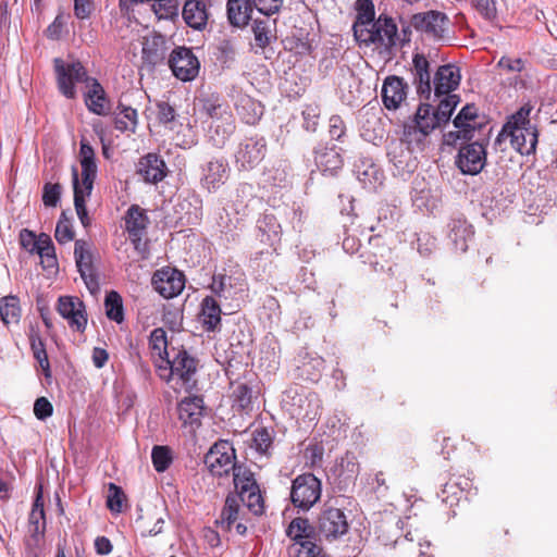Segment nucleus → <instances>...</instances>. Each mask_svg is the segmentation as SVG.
Returning a JSON list of instances; mask_svg holds the SVG:
<instances>
[{
  "label": "nucleus",
  "mask_w": 557,
  "mask_h": 557,
  "mask_svg": "<svg viewBox=\"0 0 557 557\" xmlns=\"http://www.w3.org/2000/svg\"><path fill=\"white\" fill-rule=\"evenodd\" d=\"M260 240L274 247L280 243L282 226L273 213H264L257 223Z\"/></svg>",
  "instance_id": "27"
},
{
  "label": "nucleus",
  "mask_w": 557,
  "mask_h": 557,
  "mask_svg": "<svg viewBox=\"0 0 557 557\" xmlns=\"http://www.w3.org/2000/svg\"><path fill=\"white\" fill-rule=\"evenodd\" d=\"M46 531V515L44 509V497L41 487L39 488L32 510L28 517V537L26 540V547L29 554L37 556L40 545L44 541Z\"/></svg>",
  "instance_id": "4"
},
{
  "label": "nucleus",
  "mask_w": 557,
  "mask_h": 557,
  "mask_svg": "<svg viewBox=\"0 0 557 557\" xmlns=\"http://www.w3.org/2000/svg\"><path fill=\"white\" fill-rule=\"evenodd\" d=\"M104 308L106 314L110 320L116 323H122L124 321L123 300L117 292L111 290L107 294Z\"/></svg>",
  "instance_id": "46"
},
{
  "label": "nucleus",
  "mask_w": 557,
  "mask_h": 557,
  "mask_svg": "<svg viewBox=\"0 0 557 557\" xmlns=\"http://www.w3.org/2000/svg\"><path fill=\"white\" fill-rule=\"evenodd\" d=\"M199 110L212 121L222 117L224 114H232L228 108L223 103L218 94H203L198 98Z\"/></svg>",
  "instance_id": "36"
},
{
  "label": "nucleus",
  "mask_w": 557,
  "mask_h": 557,
  "mask_svg": "<svg viewBox=\"0 0 557 557\" xmlns=\"http://www.w3.org/2000/svg\"><path fill=\"white\" fill-rule=\"evenodd\" d=\"M231 98L237 114L244 123L255 125L263 115L261 102L244 94L242 90L233 89Z\"/></svg>",
  "instance_id": "18"
},
{
  "label": "nucleus",
  "mask_w": 557,
  "mask_h": 557,
  "mask_svg": "<svg viewBox=\"0 0 557 557\" xmlns=\"http://www.w3.org/2000/svg\"><path fill=\"white\" fill-rule=\"evenodd\" d=\"M54 237L59 244H66L74 238V231L71 220L67 218L66 212L63 211L55 226Z\"/></svg>",
  "instance_id": "57"
},
{
  "label": "nucleus",
  "mask_w": 557,
  "mask_h": 557,
  "mask_svg": "<svg viewBox=\"0 0 557 557\" xmlns=\"http://www.w3.org/2000/svg\"><path fill=\"white\" fill-rule=\"evenodd\" d=\"M381 96L386 109L396 110L407 97V84L400 77L389 76L383 83Z\"/></svg>",
  "instance_id": "20"
},
{
  "label": "nucleus",
  "mask_w": 557,
  "mask_h": 557,
  "mask_svg": "<svg viewBox=\"0 0 557 557\" xmlns=\"http://www.w3.org/2000/svg\"><path fill=\"white\" fill-rule=\"evenodd\" d=\"M412 65L413 83L417 86L418 94L425 99H430L432 83L428 59L423 54L417 53L413 55Z\"/></svg>",
  "instance_id": "22"
},
{
  "label": "nucleus",
  "mask_w": 557,
  "mask_h": 557,
  "mask_svg": "<svg viewBox=\"0 0 557 557\" xmlns=\"http://www.w3.org/2000/svg\"><path fill=\"white\" fill-rule=\"evenodd\" d=\"M252 4L250 0H228L227 18L231 25L244 27L251 18Z\"/></svg>",
  "instance_id": "34"
},
{
  "label": "nucleus",
  "mask_w": 557,
  "mask_h": 557,
  "mask_svg": "<svg viewBox=\"0 0 557 557\" xmlns=\"http://www.w3.org/2000/svg\"><path fill=\"white\" fill-rule=\"evenodd\" d=\"M149 346L153 358H158L161 362H164L170 357L168 350L166 333L163 329H154L149 337Z\"/></svg>",
  "instance_id": "42"
},
{
  "label": "nucleus",
  "mask_w": 557,
  "mask_h": 557,
  "mask_svg": "<svg viewBox=\"0 0 557 557\" xmlns=\"http://www.w3.org/2000/svg\"><path fill=\"white\" fill-rule=\"evenodd\" d=\"M377 26L380 29V34L376 37L375 45L376 47H384L388 48L395 45V37L397 34V27L392 18H384L381 17L377 20Z\"/></svg>",
  "instance_id": "44"
},
{
  "label": "nucleus",
  "mask_w": 557,
  "mask_h": 557,
  "mask_svg": "<svg viewBox=\"0 0 557 557\" xmlns=\"http://www.w3.org/2000/svg\"><path fill=\"white\" fill-rule=\"evenodd\" d=\"M531 109L522 107L519 111H517L511 119L504 125L502 132L498 134L495 145H500L503 138L505 137L506 132L511 131V127H527L533 126L529 120Z\"/></svg>",
  "instance_id": "51"
},
{
  "label": "nucleus",
  "mask_w": 557,
  "mask_h": 557,
  "mask_svg": "<svg viewBox=\"0 0 557 557\" xmlns=\"http://www.w3.org/2000/svg\"><path fill=\"white\" fill-rule=\"evenodd\" d=\"M73 188H74V207L76 214L84 227L90 225V218L88 216L86 208V199L91 195L92 190L87 191L86 187L79 184L77 169L73 168Z\"/></svg>",
  "instance_id": "33"
},
{
  "label": "nucleus",
  "mask_w": 557,
  "mask_h": 557,
  "mask_svg": "<svg viewBox=\"0 0 557 557\" xmlns=\"http://www.w3.org/2000/svg\"><path fill=\"white\" fill-rule=\"evenodd\" d=\"M240 513V504L237 495H228L225 499L220 519L216 523L222 530L230 531L232 525L237 521Z\"/></svg>",
  "instance_id": "39"
},
{
  "label": "nucleus",
  "mask_w": 557,
  "mask_h": 557,
  "mask_svg": "<svg viewBox=\"0 0 557 557\" xmlns=\"http://www.w3.org/2000/svg\"><path fill=\"white\" fill-rule=\"evenodd\" d=\"M286 534L294 541L288 548L290 557H326L315 543V531L308 519H293Z\"/></svg>",
  "instance_id": "2"
},
{
  "label": "nucleus",
  "mask_w": 557,
  "mask_h": 557,
  "mask_svg": "<svg viewBox=\"0 0 557 557\" xmlns=\"http://www.w3.org/2000/svg\"><path fill=\"white\" fill-rule=\"evenodd\" d=\"M374 22V7L371 1L367 0L358 8L357 20L352 25L354 33L359 30V28L368 27Z\"/></svg>",
  "instance_id": "58"
},
{
  "label": "nucleus",
  "mask_w": 557,
  "mask_h": 557,
  "mask_svg": "<svg viewBox=\"0 0 557 557\" xmlns=\"http://www.w3.org/2000/svg\"><path fill=\"white\" fill-rule=\"evenodd\" d=\"M164 161L154 153H148L138 163V174L147 183L156 184L162 181L166 173Z\"/></svg>",
  "instance_id": "24"
},
{
  "label": "nucleus",
  "mask_w": 557,
  "mask_h": 557,
  "mask_svg": "<svg viewBox=\"0 0 557 557\" xmlns=\"http://www.w3.org/2000/svg\"><path fill=\"white\" fill-rule=\"evenodd\" d=\"M238 278L223 273L214 274L210 284L212 293L221 299H232L240 289Z\"/></svg>",
  "instance_id": "35"
},
{
  "label": "nucleus",
  "mask_w": 557,
  "mask_h": 557,
  "mask_svg": "<svg viewBox=\"0 0 557 557\" xmlns=\"http://www.w3.org/2000/svg\"><path fill=\"white\" fill-rule=\"evenodd\" d=\"M476 115V108L474 104H467L454 119L453 123L455 127L463 133V137L471 138L470 133L473 131V127L470 126L469 122L473 121Z\"/></svg>",
  "instance_id": "52"
},
{
  "label": "nucleus",
  "mask_w": 557,
  "mask_h": 557,
  "mask_svg": "<svg viewBox=\"0 0 557 557\" xmlns=\"http://www.w3.org/2000/svg\"><path fill=\"white\" fill-rule=\"evenodd\" d=\"M270 16L261 20H255L252 32L256 45L260 48H265L271 44L275 36L276 21L270 20Z\"/></svg>",
  "instance_id": "37"
},
{
  "label": "nucleus",
  "mask_w": 557,
  "mask_h": 557,
  "mask_svg": "<svg viewBox=\"0 0 557 557\" xmlns=\"http://www.w3.org/2000/svg\"><path fill=\"white\" fill-rule=\"evenodd\" d=\"M460 71L451 64L442 65L434 75V94L436 97L448 95L455 90L460 83Z\"/></svg>",
  "instance_id": "21"
},
{
  "label": "nucleus",
  "mask_w": 557,
  "mask_h": 557,
  "mask_svg": "<svg viewBox=\"0 0 557 557\" xmlns=\"http://www.w3.org/2000/svg\"><path fill=\"white\" fill-rule=\"evenodd\" d=\"M174 355L172 359L168 357L164 361V369H170V379L182 381V385L186 389H190L194 384V375L197 370V361L185 349L172 348Z\"/></svg>",
  "instance_id": "5"
},
{
  "label": "nucleus",
  "mask_w": 557,
  "mask_h": 557,
  "mask_svg": "<svg viewBox=\"0 0 557 557\" xmlns=\"http://www.w3.org/2000/svg\"><path fill=\"white\" fill-rule=\"evenodd\" d=\"M379 34H380V29L377 26V21L370 24L368 27L359 28V30H356V33H354L356 40L360 45H364L367 47H369L375 42L374 39H376Z\"/></svg>",
  "instance_id": "62"
},
{
  "label": "nucleus",
  "mask_w": 557,
  "mask_h": 557,
  "mask_svg": "<svg viewBox=\"0 0 557 557\" xmlns=\"http://www.w3.org/2000/svg\"><path fill=\"white\" fill-rule=\"evenodd\" d=\"M79 158L82 166V181L79 184L85 186L87 191L92 190L97 176V164L95 150L85 139L81 140Z\"/></svg>",
  "instance_id": "23"
},
{
  "label": "nucleus",
  "mask_w": 557,
  "mask_h": 557,
  "mask_svg": "<svg viewBox=\"0 0 557 557\" xmlns=\"http://www.w3.org/2000/svg\"><path fill=\"white\" fill-rule=\"evenodd\" d=\"M182 15L185 23L194 29L200 30L207 25V8L200 0H187L183 7Z\"/></svg>",
  "instance_id": "29"
},
{
  "label": "nucleus",
  "mask_w": 557,
  "mask_h": 557,
  "mask_svg": "<svg viewBox=\"0 0 557 557\" xmlns=\"http://www.w3.org/2000/svg\"><path fill=\"white\" fill-rule=\"evenodd\" d=\"M255 198V187L248 183H240L235 190V207L237 213L245 214L249 202Z\"/></svg>",
  "instance_id": "53"
},
{
  "label": "nucleus",
  "mask_w": 557,
  "mask_h": 557,
  "mask_svg": "<svg viewBox=\"0 0 557 557\" xmlns=\"http://www.w3.org/2000/svg\"><path fill=\"white\" fill-rule=\"evenodd\" d=\"M320 535L326 539H337L348 530L345 513L338 508H327L319 517L318 524Z\"/></svg>",
  "instance_id": "16"
},
{
  "label": "nucleus",
  "mask_w": 557,
  "mask_h": 557,
  "mask_svg": "<svg viewBox=\"0 0 557 557\" xmlns=\"http://www.w3.org/2000/svg\"><path fill=\"white\" fill-rule=\"evenodd\" d=\"M320 107L315 103L307 104L302 110L304 127L309 132H314L319 124Z\"/></svg>",
  "instance_id": "60"
},
{
  "label": "nucleus",
  "mask_w": 557,
  "mask_h": 557,
  "mask_svg": "<svg viewBox=\"0 0 557 557\" xmlns=\"http://www.w3.org/2000/svg\"><path fill=\"white\" fill-rule=\"evenodd\" d=\"M58 86L62 95L69 99L76 96L75 83H85L89 88L85 94V104L88 110L97 115H106L108 112L107 97L100 83L87 75V71L79 62L64 63L61 59L54 60Z\"/></svg>",
  "instance_id": "1"
},
{
  "label": "nucleus",
  "mask_w": 557,
  "mask_h": 557,
  "mask_svg": "<svg viewBox=\"0 0 557 557\" xmlns=\"http://www.w3.org/2000/svg\"><path fill=\"white\" fill-rule=\"evenodd\" d=\"M537 136L535 126L511 127V131L506 132L503 140L509 139L515 150L522 156H529L535 151Z\"/></svg>",
  "instance_id": "19"
},
{
  "label": "nucleus",
  "mask_w": 557,
  "mask_h": 557,
  "mask_svg": "<svg viewBox=\"0 0 557 557\" xmlns=\"http://www.w3.org/2000/svg\"><path fill=\"white\" fill-rule=\"evenodd\" d=\"M200 319L208 332H215L221 325V307L213 296H206L201 301Z\"/></svg>",
  "instance_id": "32"
},
{
  "label": "nucleus",
  "mask_w": 557,
  "mask_h": 557,
  "mask_svg": "<svg viewBox=\"0 0 557 557\" xmlns=\"http://www.w3.org/2000/svg\"><path fill=\"white\" fill-rule=\"evenodd\" d=\"M143 59L152 65L164 59L163 39L160 36L147 38L143 44Z\"/></svg>",
  "instance_id": "41"
},
{
  "label": "nucleus",
  "mask_w": 557,
  "mask_h": 557,
  "mask_svg": "<svg viewBox=\"0 0 557 557\" xmlns=\"http://www.w3.org/2000/svg\"><path fill=\"white\" fill-rule=\"evenodd\" d=\"M237 497L239 498V504H246L248 509L255 515H260L263 512V499L260 494L259 486H257L256 490L246 492L245 495H237Z\"/></svg>",
  "instance_id": "59"
},
{
  "label": "nucleus",
  "mask_w": 557,
  "mask_h": 557,
  "mask_svg": "<svg viewBox=\"0 0 557 557\" xmlns=\"http://www.w3.org/2000/svg\"><path fill=\"white\" fill-rule=\"evenodd\" d=\"M252 392L246 384H238L233 389L234 406L247 409L251 403Z\"/></svg>",
  "instance_id": "64"
},
{
  "label": "nucleus",
  "mask_w": 557,
  "mask_h": 557,
  "mask_svg": "<svg viewBox=\"0 0 557 557\" xmlns=\"http://www.w3.org/2000/svg\"><path fill=\"white\" fill-rule=\"evenodd\" d=\"M314 161L321 172L331 175H334L343 166V159L335 146H319L314 150Z\"/></svg>",
  "instance_id": "25"
},
{
  "label": "nucleus",
  "mask_w": 557,
  "mask_h": 557,
  "mask_svg": "<svg viewBox=\"0 0 557 557\" xmlns=\"http://www.w3.org/2000/svg\"><path fill=\"white\" fill-rule=\"evenodd\" d=\"M448 23L449 20L446 14L434 10L413 14L410 20V26L414 30L435 40L445 37Z\"/></svg>",
  "instance_id": "6"
},
{
  "label": "nucleus",
  "mask_w": 557,
  "mask_h": 557,
  "mask_svg": "<svg viewBox=\"0 0 557 557\" xmlns=\"http://www.w3.org/2000/svg\"><path fill=\"white\" fill-rule=\"evenodd\" d=\"M429 135L414 122L409 121L404 124L403 137L398 144H404L411 150L421 152L426 147Z\"/></svg>",
  "instance_id": "31"
},
{
  "label": "nucleus",
  "mask_w": 557,
  "mask_h": 557,
  "mask_svg": "<svg viewBox=\"0 0 557 557\" xmlns=\"http://www.w3.org/2000/svg\"><path fill=\"white\" fill-rule=\"evenodd\" d=\"M178 418L184 424H198L203 412V399L199 396L186 397L178 404Z\"/></svg>",
  "instance_id": "30"
},
{
  "label": "nucleus",
  "mask_w": 557,
  "mask_h": 557,
  "mask_svg": "<svg viewBox=\"0 0 557 557\" xmlns=\"http://www.w3.org/2000/svg\"><path fill=\"white\" fill-rule=\"evenodd\" d=\"M170 67L176 78L183 82L193 81L199 73V61L189 48L174 49L169 60Z\"/></svg>",
  "instance_id": "10"
},
{
  "label": "nucleus",
  "mask_w": 557,
  "mask_h": 557,
  "mask_svg": "<svg viewBox=\"0 0 557 557\" xmlns=\"http://www.w3.org/2000/svg\"><path fill=\"white\" fill-rule=\"evenodd\" d=\"M36 253L39 255L45 269L52 270L58 268L54 246L49 235L41 233V246Z\"/></svg>",
  "instance_id": "48"
},
{
  "label": "nucleus",
  "mask_w": 557,
  "mask_h": 557,
  "mask_svg": "<svg viewBox=\"0 0 557 557\" xmlns=\"http://www.w3.org/2000/svg\"><path fill=\"white\" fill-rule=\"evenodd\" d=\"M410 122H414L428 134H431L436 127L442 125L434 108L429 103H421L418 107L414 117L410 120Z\"/></svg>",
  "instance_id": "38"
},
{
  "label": "nucleus",
  "mask_w": 557,
  "mask_h": 557,
  "mask_svg": "<svg viewBox=\"0 0 557 557\" xmlns=\"http://www.w3.org/2000/svg\"><path fill=\"white\" fill-rule=\"evenodd\" d=\"M0 318L5 325L17 324L21 319L20 300L15 296H7L0 300Z\"/></svg>",
  "instance_id": "40"
},
{
  "label": "nucleus",
  "mask_w": 557,
  "mask_h": 557,
  "mask_svg": "<svg viewBox=\"0 0 557 557\" xmlns=\"http://www.w3.org/2000/svg\"><path fill=\"white\" fill-rule=\"evenodd\" d=\"M235 131V121L232 114L216 117L209 126V138L215 147H223Z\"/></svg>",
  "instance_id": "28"
},
{
  "label": "nucleus",
  "mask_w": 557,
  "mask_h": 557,
  "mask_svg": "<svg viewBox=\"0 0 557 557\" xmlns=\"http://www.w3.org/2000/svg\"><path fill=\"white\" fill-rule=\"evenodd\" d=\"M321 496V481L312 473L298 475L292 484L290 498L295 507L310 509Z\"/></svg>",
  "instance_id": "3"
},
{
  "label": "nucleus",
  "mask_w": 557,
  "mask_h": 557,
  "mask_svg": "<svg viewBox=\"0 0 557 557\" xmlns=\"http://www.w3.org/2000/svg\"><path fill=\"white\" fill-rule=\"evenodd\" d=\"M336 471L338 476L343 478V481L346 483L356 479L359 472V465L356 456L351 453H347L338 462Z\"/></svg>",
  "instance_id": "50"
},
{
  "label": "nucleus",
  "mask_w": 557,
  "mask_h": 557,
  "mask_svg": "<svg viewBox=\"0 0 557 557\" xmlns=\"http://www.w3.org/2000/svg\"><path fill=\"white\" fill-rule=\"evenodd\" d=\"M74 257L77 270L90 294H97L100 289L98 275L92 264V255L88 249L86 242L78 239L75 242Z\"/></svg>",
  "instance_id": "11"
},
{
  "label": "nucleus",
  "mask_w": 557,
  "mask_h": 557,
  "mask_svg": "<svg viewBox=\"0 0 557 557\" xmlns=\"http://www.w3.org/2000/svg\"><path fill=\"white\" fill-rule=\"evenodd\" d=\"M472 236V226L465 219H451L448 223V237L456 250L465 252Z\"/></svg>",
  "instance_id": "26"
},
{
  "label": "nucleus",
  "mask_w": 557,
  "mask_h": 557,
  "mask_svg": "<svg viewBox=\"0 0 557 557\" xmlns=\"http://www.w3.org/2000/svg\"><path fill=\"white\" fill-rule=\"evenodd\" d=\"M417 153L404 144H394L388 151L389 160L394 166V175L405 178L413 173L419 164Z\"/></svg>",
  "instance_id": "17"
},
{
  "label": "nucleus",
  "mask_w": 557,
  "mask_h": 557,
  "mask_svg": "<svg viewBox=\"0 0 557 557\" xmlns=\"http://www.w3.org/2000/svg\"><path fill=\"white\" fill-rule=\"evenodd\" d=\"M149 219L146 211L138 205H132L125 214V226L128 233L129 239L134 245V248L141 255L145 256L147 252V243L144 240L146 228L148 226Z\"/></svg>",
  "instance_id": "9"
},
{
  "label": "nucleus",
  "mask_w": 557,
  "mask_h": 557,
  "mask_svg": "<svg viewBox=\"0 0 557 557\" xmlns=\"http://www.w3.org/2000/svg\"><path fill=\"white\" fill-rule=\"evenodd\" d=\"M152 10L159 18L171 20L178 15L177 0H152Z\"/></svg>",
  "instance_id": "54"
},
{
  "label": "nucleus",
  "mask_w": 557,
  "mask_h": 557,
  "mask_svg": "<svg viewBox=\"0 0 557 557\" xmlns=\"http://www.w3.org/2000/svg\"><path fill=\"white\" fill-rule=\"evenodd\" d=\"M267 143L263 137L245 138L235 152V164L239 171L255 169L265 157Z\"/></svg>",
  "instance_id": "7"
},
{
  "label": "nucleus",
  "mask_w": 557,
  "mask_h": 557,
  "mask_svg": "<svg viewBox=\"0 0 557 557\" xmlns=\"http://www.w3.org/2000/svg\"><path fill=\"white\" fill-rule=\"evenodd\" d=\"M394 544L404 547V549L408 552L418 550L420 557H425L426 549L431 546L429 541L422 542L417 532H407L404 539L395 540Z\"/></svg>",
  "instance_id": "49"
},
{
  "label": "nucleus",
  "mask_w": 557,
  "mask_h": 557,
  "mask_svg": "<svg viewBox=\"0 0 557 557\" xmlns=\"http://www.w3.org/2000/svg\"><path fill=\"white\" fill-rule=\"evenodd\" d=\"M455 163L462 174H479L486 164L485 146L479 141L461 145Z\"/></svg>",
  "instance_id": "8"
},
{
  "label": "nucleus",
  "mask_w": 557,
  "mask_h": 557,
  "mask_svg": "<svg viewBox=\"0 0 557 557\" xmlns=\"http://www.w3.org/2000/svg\"><path fill=\"white\" fill-rule=\"evenodd\" d=\"M136 126L137 111L131 107L120 103L115 114V128L121 132H135Z\"/></svg>",
  "instance_id": "43"
},
{
  "label": "nucleus",
  "mask_w": 557,
  "mask_h": 557,
  "mask_svg": "<svg viewBox=\"0 0 557 557\" xmlns=\"http://www.w3.org/2000/svg\"><path fill=\"white\" fill-rule=\"evenodd\" d=\"M445 97L440 101L436 109H434L440 122L445 124L449 121L455 108L459 102V97L456 95H444Z\"/></svg>",
  "instance_id": "56"
},
{
  "label": "nucleus",
  "mask_w": 557,
  "mask_h": 557,
  "mask_svg": "<svg viewBox=\"0 0 557 557\" xmlns=\"http://www.w3.org/2000/svg\"><path fill=\"white\" fill-rule=\"evenodd\" d=\"M21 246L30 253H36L41 246V234L36 236L33 231L23 228L20 232Z\"/></svg>",
  "instance_id": "63"
},
{
  "label": "nucleus",
  "mask_w": 557,
  "mask_h": 557,
  "mask_svg": "<svg viewBox=\"0 0 557 557\" xmlns=\"http://www.w3.org/2000/svg\"><path fill=\"white\" fill-rule=\"evenodd\" d=\"M234 448L227 443L215 444L205 457V463L214 476H223L234 471L235 462Z\"/></svg>",
  "instance_id": "13"
},
{
  "label": "nucleus",
  "mask_w": 557,
  "mask_h": 557,
  "mask_svg": "<svg viewBox=\"0 0 557 557\" xmlns=\"http://www.w3.org/2000/svg\"><path fill=\"white\" fill-rule=\"evenodd\" d=\"M151 459L157 472H164L172 463V451L168 446H154Z\"/></svg>",
  "instance_id": "55"
},
{
  "label": "nucleus",
  "mask_w": 557,
  "mask_h": 557,
  "mask_svg": "<svg viewBox=\"0 0 557 557\" xmlns=\"http://www.w3.org/2000/svg\"><path fill=\"white\" fill-rule=\"evenodd\" d=\"M230 173V165L224 158H213L201 166V187L215 193L227 182Z\"/></svg>",
  "instance_id": "12"
},
{
  "label": "nucleus",
  "mask_w": 557,
  "mask_h": 557,
  "mask_svg": "<svg viewBox=\"0 0 557 557\" xmlns=\"http://www.w3.org/2000/svg\"><path fill=\"white\" fill-rule=\"evenodd\" d=\"M62 187L59 183H46L42 188V202L46 207H57Z\"/></svg>",
  "instance_id": "61"
},
{
  "label": "nucleus",
  "mask_w": 557,
  "mask_h": 557,
  "mask_svg": "<svg viewBox=\"0 0 557 557\" xmlns=\"http://www.w3.org/2000/svg\"><path fill=\"white\" fill-rule=\"evenodd\" d=\"M152 285L162 297L170 299L182 293L185 286V277L176 269L162 268L153 274Z\"/></svg>",
  "instance_id": "14"
},
{
  "label": "nucleus",
  "mask_w": 557,
  "mask_h": 557,
  "mask_svg": "<svg viewBox=\"0 0 557 557\" xmlns=\"http://www.w3.org/2000/svg\"><path fill=\"white\" fill-rule=\"evenodd\" d=\"M58 312L67 320L71 329L83 332L87 325V314L84 302L77 297L61 296L58 299Z\"/></svg>",
  "instance_id": "15"
},
{
  "label": "nucleus",
  "mask_w": 557,
  "mask_h": 557,
  "mask_svg": "<svg viewBox=\"0 0 557 557\" xmlns=\"http://www.w3.org/2000/svg\"><path fill=\"white\" fill-rule=\"evenodd\" d=\"M412 201L419 210L432 212L437 207L438 199L430 188L423 186L413 188Z\"/></svg>",
  "instance_id": "47"
},
{
  "label": "nucleus",
  "mask_w": 557,
  "mask_h": 557,
  "mask_svg": "<svg viewBox=\"0 0 557 557\" xmlns=\"http://www.w3.org/2000/svg\"><path fill=\"white\" fill-rule=\"evenodd\" d=\"M234 485L238 492L237 495H245L246 492L256 490L258 484L253 474L243 466H236L233 471Z\"/></svg>",
  "instance_id": "45"
}]
</instances>
